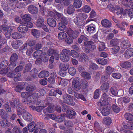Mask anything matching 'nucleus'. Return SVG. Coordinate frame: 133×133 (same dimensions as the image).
Returning a JSON list of instances; mask_svg holds the SVG:
<instances>
[{
    "instance_id": "1",
    "label": "nucleus",
    "mask_w": 133,
    "mask_h": 133,
    "mask_svg": "<svg viewBox=\"0 0 133 133\" xmlns=\"http://www.w3.org/2000/svg\"><path fill=\"white\" fill-rule=\"evenodd\" d=\"M17 105L16 106V108L17 111H19L23 115V118L26 121L30 122L32 120V117L31 115L28 112H26L25 110L23 111L21 109L22 106L21 104L19 102L17 103Z\"/></svg>"
},
{
    "instance_id": "2",
    "label": "nucleus",
    "mask_w": 133,
    "mask_h": 133,
    "mask_svg": "<svg viewBox=\"0 0 133 133\" xmlns=\"http://www.w3.org/2000/svg\"><path fill=\"white\" fill-rule=\"evenodd\" d=\"M111 99L110 97L109 96L108 94L104 93L102 95L100 102L98 103V105L103 106L108 105Z\"/></svg>"
},
{
    "instance_id": "3",
    "label": "nucleus",
    "mask_w": 133,
    "mask_h": 133,
    "mask_svg": "<svg viewBox=\"0 0 133 133\" xmlns=\"http://www.w3.org/2000/svg\"><path fill=\"white\" fill-rule=\"evenodd\" d=\"M80 81V79L79 77H76L73 79L72 85L74 90L76 91L79 90L81 88Z\"/></svg>"
},
{
    "instance_id": "4",
    "label": "nucleus",
    "mask_w": 133,
    "mask_h": 133,
    "mask_svg": "<svg viewBox=\"0 0 133 133\" xmlns=\"http://www.w3.org/2000/svg\"><path fill=\"white\" fill-rule=\"evenodd\" d=\"M63 101L64 102L69 105H74L75 103L73 101V98L70 95L65 94L63 96Z\"/></svg>"
},
{
    "instance_id": "5",
    "label": "nucleus",
    "mask_w": 133,
    "mask_h": 133,
    "mask_svg": "<svg viewBox=\"0 0 133 133\" xmlns=\"http://www.w3.org/2000/svg\"><path fill=\"white\" fill-rule=\"evenodd\" d=\"M81 32V30H79L77 31H74L71 29H69L67 30L66 32L70 38L74 39L77 37L78 34Z\"/></svg>"
},
{
    "instance_id": "6",
    "label": "nucleus",
    "mask_w": 133,
    "mask_h": 133,
    "mask_svg": "<svg viewBox=\"0 0 133 133\" xmlns=\"http://www.w3.org/2000/svg\"><path fill=\"white\" fill-rule=\"evenodd\" d=\"M21 17L23 19V21L21 22V24H26L27 22L30 21L31 20L30 15L29 14H26L23 15H22Z\"/></svg>"
},
{
    "instance_id": "7",
    "label": "nucleus",
    "mask_w": 133,
    "mask_h": 133,
    "mask_svg": "<svg viewBox=\"0 0 133 133\" xmlns=\"http://www.w3.org/2000/svg\"><path fill=\"white\" fill-rule=\"evenodd\" d=\"M111 10L113 12L116 13L117 15L121 14L122 13L123 9L122 8H121L118 6H116L115 8L112 7L111 8Z\"/></svg>"
},
{
    "instance_id": "8",
    "label": "nucleus",
    "mask_w": 133,
    "mask_h": 133,
    "mask_svg": "<svg viewBox=\"0 0 133 133\" xmlns=\"http://www.w3.org/2000/svg\"><path fill=\"white\" fill-rule=\"evenodd\" d=\"M130 46V42L127 40H124L122 41L121 44V47L124 49H127Z\"/></svg>"
},
{
    "instance_id": "9",
    "label": "nucleus",
    "mask_w": 133,
    "mask_h": 133,
    "mask_svg": "<svg viewBox=\"0 0 133 133\" xmlns=\"http://www.w3.org/2000/svg\"><path fill=\"white\" fill-rule=\"evenodd\" d=\"M29 11L32 14H37L38 12V9L36 6L31 5L28 8Z\"/></svg>"
},
{
    "instance_id": "10",
    "label": "nucleus",
    "mask_w": 133,
    "mask_h": 133,
    "mask_svg": "<svg viewBox=\"0 0 133 133\" xmlns=\"http://www.w3.org/2000/svg\"><path fill=\"white\" fill-rule=\"evenodd\" d=\"M112 121L110 117L108 116L105 117L103 119L102 123L105 125H109L111 124Z\"/></svg>"
},
{
    "instance_id": "11",
    "label": "nucleus",
    "mask_w": 133,
    "mask_h": 133,
    "mask_svg": "<svg viewBox=\"0 0 133 133\" xmlns=\"http://www.w3.org/2000/svg\"><path fill=\"white\" fill-rule=\"evenodd\" d=\"M21 96L22 97L26 98L28 101H30L31 99V93L30 92H23L21 94Z\"/></svg>"
},
{
    "instance_id": "12",
    "label": "nucleus",
    "mask_w": 133,
    "mask_h": 133,
    "mask_svg": "<svg viewBox=\"0 0 133 133\" xmlns=\"http://www.w3.org/2000/svg\"><path fill=\"white\" fill-rule=\"evenodd\" d=\"M24 5L23 3H21V2L20 1H17V0H16V1H15L13 3H11L10 4V6L11 7H13V8H15V6L17 8H22L23 6V5Z\"/></svg>"
},
{
    "instance_id": "13",
    "label": "nucleus",
    "mask_w": 133,
    "mask_h": 133,
    "mask_svg": "<svg viewBox=\"0 0 133 133\" xmlns=\"http://www.w3.org/2000/svg\"><path fill=\"white\" fill-rule=\"evenodd\" d=\"M102 25L105 28H109L111 26L112 23L109 20L105 19L102 20L101 22Z\"/></svg>"
},
{
    "instance_id": "14",
    "label": "nucleus",
    "mask_w": 133,
    "mask_h": 133,
    "mask_svg": "<svg viewBox=\"0 0 133 133\" xmlns=\"http://www.w3.org/2000/svg\"><path fill=\"white\" fill-rule=\"evenodd\" d=\"M133 55V49L130 48L127 49L124 53L125 57L128 58Z\"/></svg>"
},
{
    "instance_id": "15",
    "label": "nucleus",
    "mask_w": 133,
    "mask_h": 133,
    "mask_svg": "<svg viewBox=\"0 0 133 133\" xmlns=\"http://www.w3.org/2000/svg\"><path fill=\"white\" fill-rule=\"evenodd\" d=\"M36 26L38 27H41L44 25V19L42 17H39L36 23Z\"/></svg>"
},
{
    "instance_id": "16",
    "label": "nucleus",
    "mask_w": 133,
    "mask_h": 133,
    "mask_svg": "<svg viewBox=\"0 0 133 133\" xmlns=\"http://www.w3.org/2000/svg\"><path fill=\"white\" fill-rule=\"evenodd\" d=\"M78 57V60L80 62H82L84 60L85 62H86L88 60V56L84 53H82Z\"/></svg>"
},
{
    "instance_id": "17",
    "label": "nucleus",
    "mask_w": 133,
    "mask_h": 133,
    "mask_svg": "<svg viewBox=\"0 0 133 133\" xmlns=\"http://www.w3.org/2000/svg\"><path fill=\"white\" fill-rule=\"evenodd\" d=\"M48 24L52 27H55L56 25V22L55 20L52 18H49L47 19Z\"/></svg>"
},
{
    "instance_id": "18",
    "label": "nucleus",
    "mask_w": 133,
    "mask_h": 133,
    "mask_svg": "<svg viewBox=\"0 0 133 133\" xmlns=\"http://www.w3.org/2000/svg\"><path fill=\"white\" fill-rule=\"evenodd\" d=\"M18 31L21 33H25L28 30L27 27L25 25H22L19 26L17 28Z\"/></svg>"
},
{
    "instance_id": "19",
    "label": "nucleus",
    "mask_w": 133,
    "mask_h": 133,
    "mask_svg": "<svg viewBox=\"0 0 133 133\" xmlns=\"http://www.w3.org/2000/svg\"><path fill=\"white\" fill-rule=\"evenodd\" d=\"M109 85L108 83H104L100 87L101 90L103 92H107L109 88Z\"/></svg>"
},
{
    "instance_id": "20",
    "label": "nucleus",
    "mask_w": 133,
    "mask_h": 133,
    "mask_svg": "<svg viewBox=\"0 0 133 133\" xmlns=\"http://www.w3.org/2000/svg\"><path fill=\"white\" fill-rule=\"evenodd\" d=\"M49 73L48 71H43L41 72L39 74L38 77L40 78L44 77H47L49 75Z\"/></svg>"
},
{
    "instance_id": "21",
    "label": "nucleus",
    "mask_w": 133,
    "mask_h": 133,
    "mask_svg": "<svg viewBox=\"0 0 133 133\" xmlns=\"http://www.w3.org/2000/svg\"><path fill=\"white\" fill-rule=\"evenodd\" d=\"M82 2L81 0H74L73 5L76 8H79L81 6Z\"/></svg>"
},
{
    "instance_id": "22",
    "label": "nucleus",
    "mask_w": 133,
    "mask_h": 133,
    "mask_svg": "<svg viewBox=\"0 0 133 133\" xmlns=\"http://www.w3.org/2000/svg\"><path fill=\"white\" fill-rule=\"evenodd\" d=\"M87 30L90 33H94L95 32V26L93 24H91L88 26Z\"/></svg>"
},
{
    "instance_id": "23",
    "label": "nucleus",
    "mask_w": 133,
    "mask_h": 133,
    "mask_svg": "<svg viewBox=\"0 0 133 133\" xmlns=\"http://www.w3.org/2000/svg\"><path fill=\"white\" fill-rule=\"evenodd\" d=\"M97 62L102 65H105L107 63V60L105 59H96Z\"/></svg>"
},
{
    "instance_id": "24",
    "label": "nucleus",
    "mask_w": 133,
    "mask_h": 133,
    "mask_svg": "<svg viewBox=\"0 0 133 133\" xmlns=\"http://www.w3.org/2000/svg\"><path fill=\"white\" fill-rule=\"evenodd\" d=\"M55 2L57 3H62L65 5L67 6L70 3L69 0H55Z\"/></svg>"
},
{
    "instance_id": "25",
    "label": "nucleus",
    "mask_w": 133,
    "mask_h": 133,
    "mask_svg": "<svg viewBox=\"0 0 133 133\" xmlns=\"http://www.w3.org/2000/svg\"><path fill=\"white\" fill-rule=\"evenodd\" d=\"M76 115L75 112L72 110H69L67 112L66 117L68 118H72Z\"/></svg>"
},
{
    "instance_id": "26",
    "label": "nucleus",
    "mask_w": 133,
    "mask_h": 133,
    "mask_svg": "<svg viewBox=\"0 0 133 133\" xmlns=\"http://www.w3.org/2000/svg\"><path fill=\"white\" fill-rule=\"evenodd\" d=\"M48 57H45H45L42 56L40 58L37 59L35 63L37 64H38L40 63L42 61L44 62H46L48 61Z\"/></svg>"
},
{
    "instance_id": "27",
    "label": "nucleus",
    "mask_w": 133,
    "mask_h": 133,
    "mask_svg": "<svg viewBox=\"0 0 133 133\" xmlns=\"http://www.w3.org/2000/svg\"><path fill=\"white\" fill-rule=\"evenodd\" d=\"M58 81L59 84L61 85L64 87L66 86L68 83V81L64 79L59 78Z\"/></svg>"
},
{
    "instance_id": "28",
    "label": "nucleus",
    "mask_w": 133,
    "mask_h": 133,
    "mask_svg": "<svg viewBox=\"0 0 133 133\" xmlns=\"http://www.w3.org/2000/svg\"><path fill=\"white\" fill-rule=\"evenodd\" d=\"M13 30L12 27L11 26H9L8 28L7 32L5 33V36L6 37L9 38L10 37L11 33Z\"/></svg>"
},
{
    "instance_id": "29",
    "label": "nucleus",
    "mask_w": 133,
    "mask_h": 133,
    "mask_svg": "<svg viewBox=\"0 0 133 133\" xmlns=\"http://www.w3.org/2000/svg\"><path fill=\"white\" fill-rule=\"evenodd\" d=\"M74 95L76 98L78 99H81L84 101H86L85 98L82 95L78 94L77 92H74Z\"/></svg>"
},
{
    "instance_id": "30",
    "label": "nucleus",
    "mask_w": 133,
    "mask_h": 133,
    "mask_svg": "<svg viewBox=\"0 0 133 133\" xmlns=\"http://www.w3.org/2000/svg\"><path fill=\"white\" fill-rule=\"evenodd\" d=\"M35 124L33 122L30 123L28 125V129L29 131L31 132H33L35 129Z\"/></svg>"
},
{
    "instance_id": "31",
    "label": "nucleus",
    "mask_w": 133,
    "mask_h": 133,
    "mask_svg": "<svg viewBox=\"0 0 133 133\" xmlns=\"http://www.w3.org/2000/svg\"><path fill=\"white\" fill-rule=\"evenodd\" d=\"M42 52L41 50H38L33 53V56L34 58H39L42 55Z\"/></svg>"
},
{
    "instance_id": "32",
    "label": "nucleus",
    "mask_w": 133,
    "mask_h": 133,
    "mask_svg": "<svg viewBox=\"0 0 133 133\" xmlns=\"http://www.w3.org/2000/svg\"><path fill=\"white\" fill-rule=\"evenodd\" d=\"M67 37V34L64 32H60L58 34V36L59 40H62L65 38Z\"/></svg>"
},
{
    "instance_id": "33",
    "label": "nucleus",
    "mask_w": 133,
    "mask_h": 133,
    "mask_svg": "<svg viewBox=\"0 0 133 133\" xmlns=\"http://www.w3.org/2000/svg\"><path fill=\"white\" fill-rule=\"evenodd\" d=\"M120 66L122 68H127L130 67L131 66V64L129 62H126L121 64Z\"/></svg>"
},
{
    "instance_id": "34",
    "label": "nucleus",
    "mask_w": 133,
    "mask_h": 133,
    "mask_svg": "<svg viewBox=\"0 0 133 133\" xmlns=\"http://www.w3.org/2000/svg\"><path fill=\"white\" fill-rule=\"evenodd\" d=\"M69 65L67 64L61 63L60 64L59 68L62 70L66 71L69 67Z\"/></svg>"
},
{
    "instance_id": "35",
    "label": "nucleus",
    "mask_w": 133,
    "mask_h": 133,
    "mask_svg": "<svg viewBox=\"0 0 133 133\" xmlns=\"http://www.w3.org/2000/svg\"><path fill=\"white\" fill-rule=\"evenodd\" d=\"M22 44L21 41H19L13 42L12 43V47L15 49H18L20 45Z\"/></svg>"
},
{
    "instance_id": "36",
    "label": "nucleus",
    "mask_w": 133,
    "mask_h": 133,
    "mask_svg": "<svg viewBox=\"0 0 133 133\" xmlns=\"http://www.w3.org/2000/svg\"><path fill=\"white\" fill-rule=\"evenodd\" d=\"M81 75L82 77L86 79H90L91 78V76L90 74L86 72H82Z\"/></svg>"
},
{
    "instance_id": "37",
    "label": "nucleus",
    "mask_w": 133,
    "mask_h": 133,
    "mask_svg": "<svg viewBox=\"0 0 133 133\" xmlns=\"http://www.w3.org/2000/svg\"><path fill=\"white\" fill-rule=\"evenodd\" d=\"M118 90V89L117 87H113L110 88V92L113 95L116 96L117 94Z\"/></svg>"
},
{
    "instance_id": "38",
    "label": "nucleus",
    "mask_w": 133,
    "mask_h": 133,
    "mask_svg": "<svg viewBox=\"0 0 133 133\" xmlns=\"http://www.w3.org/2000/svg\"><path fill=\"white\" fill-rule=\"evenodd\" d=\"M98 43L99 44L98 47V50L99 51H102L104 50L105 48V44L102 42H98Z\"/></svg>"
},
{
    "instance_id": "39",
    "label": "nucleus",
    "mask_w": 133,
    "mask_h": 133,
    "mask_svg": "<svg viewBox=\"0 0 133 133\" xmlns=\"http://www.w3.org/2000/svg\"><path fill=\"white\" fill-rule=\"evenodd\" d=\"M88 39L87 36L84 35H82L81 36L78 40V42L81 43H82L83 41H87L88 40Z\"/></svg>"
},
{
    "instance_id": "40",
    "label": "nucleus",
    "mask_w": 133,
    "mask_h": 133,
    "mask_svg": "<svg viewBox=\"0 0 133 133\" xmlns=\"http://www.w3.org/2000/svg\"><path fill=\"white\" fill-rule=\"evenodd\" d=\"M12 37L14 39H17L22 38V36L18 33L15 32L12 34Z\"/></svg>"
},
{
    "instance_id": "41",
    "label": "nucleus",
    "mask_w": 133,
    "mask_h": 133,
    "mask_svg": "<svg viewBox=\"0 0 133 133\" xmlns=\"http://www.w3.org/2000/svg\"><path fill=\"white\" fill-rule=\"evenodd\" d=\"M124 12L126 13H128L129 16L131 18L133 17V9H126L125 10Z\"/></svg>"
},
{
    "instance_id": "42",
    "label": "nucleus",
    "mask_w": 133,
    "mask_h": 133,
    "mask_svg": "<svg viewBox=\"0 0 133 133\" xmlns=\"http://www.w3.org/2000/svg\"><path fill=\"white\" fill-rule=\"evenodd\" d=\"M56 77V73L55 72H53L51 73V78L52 79V80H50L49 79V83H53L55 82V78Z\"/></svg>"
},
{
    "instance_id": "43",
    "label": "nucleus",
    "mask_w": 133,
    "mask_h": 133,
    "mask_svg": "<svg viewBox=\"0 0 133 133\" xmlns=\"http://www.w3.org/2000/svg\"><path fill=\"white\" fill-rule=\"evenodd\" d=\"M68 72L70 75L74 76L76 74V70L74 67H71L69 69Z\"/></svg>"
},
{
    "instance_id": "44",
    "label": "nucleus",
    "mask_w": 133,
    "mask_h": 133,
    "mask_svg": "<svg viewBox=\"0 0 133 133\" xmlns=\"http://www.w3.org/2000/svg\"><path fill=\"white\" fill-rule=\"evenodd\" d=\"M60 58L62 61L63 62L68 61L70 59L68 55H61Z\"/></svg>"
},
{
    "instance_id": "45",
    "label": "nucleus",
    "mask_w": 133,
    "mask_h": 133,
    "mask_svg": "<svg viewBox=\"0 0 133 133\" xmlns=\"http://www.w3.org/2000/svg\"><path fill=\"white\" fill-rule=\"evenodd\" d=\"M114 68H112L110 66H108L106 69V73L109 75H110L114 71Z\"/></svg>"
},
{
    "instance_id": "46",
    "label": "nucleus",
    "mask_w": 133,
    "mask_h": 133,
    "mask_svg": "<svg viewBox=\"0 0 133 133\" xmlns=\"http://www.w3.org/2000/svg\"><path fill=\"white\" fill-rule=\"evenodd\" d=\"M74 11V9L73 6L70 5L69 6L67 11V13L69 14H71L73 13Z\"/></svg>"
},
{
    "instance_id": "47",
    "label": "nucleus",
    "mask_w": 133,
    "mask_h": 133,
    "mask_svg": "<svg viewBox=\"0 0 133 133\" xmlns=\"http://www.w3.org/2000/svg\"><path fill=\"white\" fill-rule=\"evenodd\" d=\"M91 9L90 7L87 5H85L82 8L83 11L86 13L89 12Z\"/></svg>"
},
{
    "instance_id": "48",
    "label": "nucleus",
    "mask_w": 133,
    "mask_h": 133,
    "mask_svg": "<svg viewBox=\"0 0 133 133\" xmlns=\"http://www.w3.org/2000/svg\"><path fill=\"white\" fill-rule=\"evenodd\" d=\"M102 115L103 116H107L109 114V109L104 108L101 111Z\"/></svg>"
},
{
    "instance_id": "49",
    "label": "nucleus",
    "mask_w": 133,
    "mask_h": 133,
    "mask_svg": "<svg viewBox=\"0 0 133 133\" xmlns=\"http://www.w3.org/2000/svg\"><path fill=\"white\" fill-rule=\"evenodd\" d=\"M18 58L17 55L16 54H14L11 56L10 61L13 62H16Z\"/></svg>"
},
{
    "instance_id": "50",
    "label": "nucleus",
    "mask_w": 133,
    "mask_h": 133,
    "mask_svg": "<svg viewBox=\"0 0 133 133\" xmlns=\"http://www.w3.org/2000/svg\"><path fill=\"white\" fill-rule=\"evenodd\" d=\"M54 105L52 104H50L49 106L48 107L46 110V111L49 113L52 112L54 111L53 107Z\"/></svg>"
},
{
    "instance_id": "51",
    "label": "nucleus",
    "mask_w": 133,
    "mask_h": 133,
    "mask_svg": "<svg viewBox=\"0 0 133 133\" xmlns=\"http://www.w3.org/2000/svg\"><path fill=\"white\" fill-rule=\"evenodd\" d=\"M119 49V47L118 46L115 45L112 49L111 51L113 54H115L118 52Z\"/></svg>"
},
{
    "instance_id": "52",
    "label": "nucleus",
    "mask_w": 133,
    "mask_h": 133,
    "mask_svg": "<svg viewBox=\"0 0 133 133\" xmlns=\"http://www.w3.org/2000/svg\"><path fill=\"white\" fill-rule=\"evenodd\" d=\"M126 119L129 121L133 120V115L130 114H126L125 115Z\"/></svg>"
},
{
    "instance_id": "53",
    "label": "nucleus",
    "mask_w": 133,
    "mask_h": 133,
    "mask_svg": "<svg viewBox=\"0 0 133 133\" xmlns=\"http://www.w3.org/2000/svg\"><path fill=\"white\" fill-rule=\"evenodd\" d=\"M24 88V85H23L21 84L17 86L15 88V90L16 91L19 92Z\"/></svg>"
},
{
    "instance_id": "54",
    "label": "nucleus",
    "mask_w": 133,
    "mask_h": 133,
    "mask_svg": "<svg viewBox=\"0 0 133 133\" xmlns=\"http://www.w3.org/2000/svg\"><path fill=\"white\" fill-rule=\"evenodd\" d=\"M32 34L33 36L36 37L39 36L40 35L39 32L36 29L32 30Z\"/></svg>"
},
{
    "instance_id": "55",
    "label": "nucleus",
    "mask_w": 133,
    "mask_h": 133,
    "mask_svg": "<svg viewBox=\"0 0 133 133\" xmlns=\"http://www.w3.org/2000/svg\"><path fill=\"white\" fill-rule=\"evenodd\" d=\"M71 53L72 56L74 58L78 57L79 56V54L76 51L74 50H71Z\"/></svg>"
},
{
    "instance_id": "56",
    "label": "nucleus",
    "mask_w": 133,
    "mask_h": 133,
    "mask_svg": "<svg viewBox=\"0 0 133 133\" xmlns=\"http://www.w3.org/2000/svg\"><path fill=\"white\" fill-rule=\"evenodd\" d=\"M65 25L61 23H59L58 25V29L61 31H65L66 30V28Z\"/></svg>"
},
{
    "instance_id": "57",
    "label": "nucleus",
    "mask_w": 133,
    "mask_h": 133,
    "mask_svg": "<svg viewBox=\"0 0 133 133\" xmlns=\"http://www.w3.org/2000/svg\"><path fill=\"white\" fill-rule=\"evenodd\" d=\"M56 116V115L54 114H50L49 115H47L45 118L47 119H48L49 118H50L52 119L55 120Z\"/></svg>"
},
{
    "instance_id": "58",
    "label": "nucleus",
    "mask_w": 133,
    "mask_h": 133,
    "mask_svg": "<svg viewBox=\"0 0 133 133\" xmlns=\"http://www.w3.org/2000/svg\"><path fill=\"white\" fill-rule=\"evenodd\" d=\"M3 2H2V3H1V5L2 6L3 8V9L5 11H9L11 9H13V7H11L10 8L9 7H8V6L6 5H4L3 4Z\"/></svg>"
},
{
    "instance_id": "59",
    "label": "nucleus",
    "mask_w": 133,
    "mask_h": 133,
    "mask_svg": "<svg viewBox=\"0 0 133 133\" xmlns=\"http://www.w3.org/2000/svg\"><path fill=\"white\" fill-rule=\"evenodd\" d=\"M99 91L98 89L96 90L94 93V98L95 99L98 98L99 96Z\"/></svg>"
},
{
    "instance_id": "60",
    "label": "nucleus",
    "mask_w": 133,
    "mask_h": 133,
    "mask_svg": "<svg viewBox=\"0 0 133 133\" xmlns=\"http://www.w3.org/2000/svg\"><path fill=\"white\" fill-rule=\"evenodd\" d=\"M111 75L113 78L117 79H120L121 76L120 74L115 73H113Z\"/></svg>"
},
{
    "instance_id": "61",
    "label": "nucleus",
    "mask_w": 133,
    "mask_h": 133,
    "mask_svg": "<svg viewBox=\"0 0 133 133\" xmlns=\"http://www.w3.org/2000/svg\"><path fill=\"white\" fill-rule=\"evenodd\" d=\"M88 82L85 80H83L81 81L80 85L83 86L84 88H86L87 87Z\"/></svg>"
},
{
    "instance_id": "62",
    "label": "nucleus",
    "mask_w": 133,
    "mask_h": 133,
    "mask_svg": "<svg viewBox=\"0 0 133 133\" xmlns=\"http://www.w3.org/2000/svg\"><path fill=\"white\" fill-rule=\"evenodd\" d=\"M64 120V117L62 115L61 116H58L56 117L55 120L58 122H61Z\"/></svg>"
},
{
    "instance_id": "63",
    "label": "nucleus",
    "mask_w": 133,
    "mask_h": 133,
    "mask_svg": "<svg viewBox=\"0 0 133 133\" xmlns=\"http://www.w3.org/2000/svg\"><path fill=\"white\" fill-rule=\"evenodd\" d=\"M52 56H54V58L56 60H58L59 58V55L58 52L56 50L55 51V52L53 54V55Z\"/></svg>"
},
{
    "instance_id": "64",
    "label": "nucleus",
    "mask_w": 133,
    "mask_h": 133,
    "mask_svg": "<svg viewBox=\"0 0 133 133\" xmlns=\"http://www.w3.org/2000/svg\"><path fill=\"white\" fill-rule=\"evenodd\" d=\"M130 98L127 97H124L122 99V101L124 103H127L130 101Z\"/></svg>"
}]
</instances>
